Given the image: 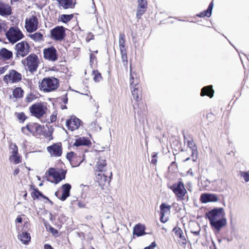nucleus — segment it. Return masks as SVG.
Returning <instances> with one entry per match:
<instances>
[{
	"instance_id": "nucleus-1",
	"label": "nucleus",
	"mask_w": 249,
	"mask_h": 249,
	"mask_svg": "<svg viewBox=\"0 0 249 249\" xmlns=\"http://www.w3.org/2000/svg\"><path fill=\"white\" fill-rule=\"evenodd\" d=\"M46 126L49 128L48 131L45 129L44 125L37 123L29 122L25 126L21 128V131L24 134L27 136L32 135L36 137L43 136L44 138L52 140L53 139V128L52 126L49 128L47 124Z\"/></svg>"
},
{
	"instance_id": "nucleus-2",
	"label": "nucleus",
	"mask_w": 249,
	"mask_h": 249,
	"mask_svg": "<svg viewBox=\"0 0 249 249\" xmlns=\"http://www.w3.org/2000/svg\"><path fill=\"white\" fill-rule=\"evenodd\" d=\"M21 62L26 71L32 74L37 71L40 64V60L38 56L35 53H32L28 55L23 59Z\"/></svg>"
},
{
	"instance_id": "nucleus-3",
	"label": "nucleus",
	"mask_w": 249,
	"mask_h": 249,
	"mask_svg": "<svg viewBox=\"0 0 249 249\" xmlns=\"http://www.w3.org/2000/svg\"><path fill=\"white\" fill-rule=\"evenodd\" d=\"M59 86L58 79L54 77L43 78L38 83V87L40 90L44 92H50L55 90Z\"/></svg>"
},
{
	"instance_id": "nucleus-4",
	"label": "nucleus",
	"mask_w": 249,
	"mask_h": 249,
	"mask_svg": "<svg viewBox=\"0 0 249 249\" xmlns=\"http://www.w3.org/2000/svg\"><path fill=\"white\" fill-rule=\"evenodd\" d=\"M29 110L32 116L39 119L46 113L47 104L41 102L35 103L29 107Z\"/></svg>"
},
{
	"instance_id": "nucleus-5",
	"label": "nucleus",
	"mask_w": 249,
	"mask_h": 249,
	"mask_svg": "<svg viewBox=\"0 0 249 249\" xmlns=\"http://www.w3.org/2000/svg\"><path fill=\"white\" fill-rule=\"evenodd\" d=\"M168 187L174 193L178 201L185 200V196L187 194V191L181 179H180V180L174 183L172 185H168Z\"/></svg>"
},
{
	"instance_id": "nucleus-6",
	"label": "nucleus",
	"mask_w": 249,
	"mask_h": 249,
	"mask_svg": "<svg viewBox=\"0 0 249 249\" xmlns=\"http://www.w3.org/2000/svg\"><path fill=\"white\" fill-rule=\"evenodd\" d=\"M5 36L9 42L13 44L24 37L21 30L16 26L11 27L6 31Z\"/></svg>"
},
{
	"instance_id": "nucleus-7",
	"label": "nucleus",
	"mask_w": 249,
	"mask_h": 249,
	"mask_svg": "<svg viewBox=\"0 0 249 249\" xmlns=\"http://www.w3.org/2000/svg\"><path fill=\"white\" fill-rule=\"evenodd\" d=\"M67 171L58 168H50L46 172V175L48 177H53L54 182L58 183L66 178Z\"/></svg>"
},
{
	"instance_id": "nucleus-8",
	"label": "nucleus",
	"mask_w": 249,
	"mask_h": 249,
	"mask_svg": "<svg viewBox=\"0 0 249 249\" xmlns=\"http://www.w3.org/2000/svg\"><path fill=\"white\" fill-rule=\"evenodd\" d=\"M85 152L83 149L76 152L71 151L67 154L66 158L73 166H78L84 160Z\"/></svg>"
},
{
	"instance_id": "nucleus-9",
	"label": "nucleus",
	"mask_w": 249,
	"mask_h": 249,
	"mask_svg": "<svg viewBox=\"0 0 249 249\" xmlns=\"http://www.w3.org/2000/svg\"><path fill=\"white\" fill-rule=\"evenodd\" d=\"M16 57H24L31 52V47L29 43L25 41H22L16 44L15 46Z\"/></svg>"
},
{
	"instance_id": "nucleus-10",
	"label": "nucleus",
	"mask_w": 249,
	"mask_h": 249,
	"mask_svg": "<svg viewBox=\"0 0 249 249\" xmlns=\"http://www.w3.org/2000/svg\"><path fill=\"white\" fill-rule=\"evenodd\" d=\"M130 86L133 99L136 102V104L133 105L134 109H135L136 106L139 105L142 98V88L140 84H138V83H136V85Z\"/></svg>"
},
{
	"instance_id": "nucleus-11",
	"label": "nucleus",
	"mask_w": 249,
	"mask_h": 249,
	"mask_svg": "<svg viewBox=\"0 0 249 249\" xmlns=\"http://www.w3.org/2000/svg\"><path fill=\"white\" fill-rule=\"evenodd\" d=\"M50 35L52 39L62 41L66 36V29L63 26H57L51 30Z\"/></svg>"
},
{
	"instance_id": "nucleus-12",
	"label": "nucleus",
	"mask_w": 249,
	"mask_h": 249,
	"mask_svg": "<svg viewBox=\"0 0 249 249\" xmlns=\"http://www.w3.org/2000/svg\"><path fill=\"white\" fill-rule=\"evenodd\" d=\"M22 74L15 70H11L8 74L4 76L3 81L5 83H16L22 79Z\"/></svg>"
},
{
	"instance_id": "nucleus-13",
	"label": "nucleus",
	"mask_w": 249,
	"mask_h": 249,
	"mask_svg": "<svg viewBox=\"0 0 249 249\" xmlns=\"http://www.w3.org/2000/svg\"><path fill=\"white\" fill-rule=\"evenodd\" d=\"M38 21L36 15H32L25 19V27L28 33L35 32L38 28Z\"/></svg>"
},
{
	"instance_id": "nucleus-14",
	"label": "nucleus",
	"mask_w": 249,
	"mask_h": 249,
	"mask_svg": "<svg viewBox=\"0 0 249 249\" xmlns=\"http://www.w3.org/2000/svg\"><path fill=\"white\" fill-rule=\"evenodd\" d=\"M47 150L52 157H60L63 152L62 144L60 142L53 143L47 147Z\"/></svg>"
},
{
	"instance_id": "nucleus-15",
	"label": "nucleus",
	"mask_w": 249,
	"mask_h": 249,
	"mask_svg": "<svg viewBox=\"0 0 249 249\" xmlns=\"http://www.w3.org/2000/svg\"><path fill=\"white\" fill-rule=\"evenodd\" d=\"M43 53L44 59L47 60L54 62L58 59L57 50L53 46L44 49Z\"/></svg>"
},
{
	"instance_id": "nucleus-16",
	"label": "nucleus",
	"mask_w": 249,
	"mask_h": 249,
	"mask_svg": "<svg viewBox=\"0 0 249 249\" xmlns=\"http://www.w3.org/2000/svg\"><path fill=\"white\" fill-rule=\"evenodd\" d=\"M223 217L224 215L221 208L213 209L206 213V218L208 219L210 223Z\"/></svg>"
},
{
	"instance_id": "nucleus-17",
	"label": "nucleus",
	"mask_w": 249,
	"mask_h": 249,
	"mask_svg": "<svg viewBox=\"0 0 249 249\" xmlns=\"http://www.w3.org/2000/svg\"><path fill=\"white\" fill-rule=\"evenodd\" d=\"M71 185L69 183H66L62 185L61 190H58L55 193L56 196L62 201H64L70 195Z\"/></svg>"
},
{
	"instance_id": "nucleus-18",
	"label": "nucleus",
	"mask_w": 249,
	"mask_h": 249,
	"mask_svg": "<svg viewBox=\"0 0 249 249\" xmlns=\"http://www.w3.org/2000/svg\"><path fill=\"white\" fill-rule=\"evenodd\" d=\"M112 172L109 173V176L108 177L104 173H98L95 174L96 181L98 182L102 189H104V186L107 184H109L112 178Z\"/></svg>"
},
{
	"instance_id": "nucleus-19",
	"label": "nucleus",
	"mask_w": 249,
	"mask_h": 249,
	"mask_svg": "<svg viewBox=\"0 0 249 249\" xmlns=\"http://www.w3.org/2000/svg\"><path fill=\"white\" fill-rule=\"evenodd\" d=\"M10 148L12 151L9 157V160L15 164L20 163L22 162V157L18 153L17 145L16 143H12Z\"/></svg>"
},
{
	"instance_id": "nucleus-20",
	"label": "nucleus",
	"mask_w": 249,
	"mask_h": 249,
	"mask_svg": "<svg viewBox=\"0 0 249 249\" xmlns=\"http://www.w3.org/2000/svg\"><path fill=\"white\" fill-rule=\"evenodd\" d=\"M82 124V122L79 119L72 115L67 120L66 125L69 130L74 131L77 129Z\"/></svg>"
},
{
	"instance_id": "nucleus-21",
	"label": "nucleus",
	"mask_w": 249,
	"mask_h": 249,
	"mask_svg": "<svg viewBox=\"0 0 249 249\" xmlns=\"http://www.w3.org/2000/svg\"><path fill=\"white\" fill-rule=\"evenodd\" d=\"M160 221L161 222L164 223L168 220V218L165 217V215L169 214L170 213L171 206L162 203L160 205Z\"/></svg>"
},
{
	"instance_id": "nucleus-22",
	"label": "nucleus",
	"mask_w": 249,
	"mask_h": 249,
	"mask_svg": "<svg viewBox=\"0 0 249 249\" xmlns=\"http://www.w3.org/2000/svg\"><path fill=\"white\" fill-rule=\"evenodd\" d=\"M226 219L223 217L210 223L211 227L214 232H219L222 228L226 225Z\"/></svg>"
},
{
	"instance_id": "nucleus-23",
	"label": "nucleus",
	"mask_w": 249,
	"mask_h": 249,
	"mask_svg": "<svg viewBox=\"0 0 249 249\" xmlns=\"http://www.w3.org/2000/svg\"><path fill=\"white\" fill-rule=\"evenodd\" d=\"M58 2L59 5L64 9H73L77 0H52Z\"/></svg>"
},
{
	"instance_id": "nucleus-24",
	"label": "nucleus",
	"mask_w": 249,
	"mask_h": 249,
	"mask_svg": "<svg viewBox=\"0 0 249 249\" xmlns=\"http://www.w3.org/2000/svg\"><path fill=\"white\" fill-rule=\"evenodd\" d=\"M13 57V53L5 48L0 49V63L10 60Z\"/></svg>"
},
{
	"instance_id": "nucleus-25",
	"label": "nucleus",
	"mask_w": 249,
	"mask_h": 249,
	"mask_svg": "<svg viewBox=\"0 0 249 249\" xmlns=\"http://www.w3.org/2000/svg\"><path fill=\"white\" fill-rule=\"evenodd\" d=\"M218 200L217 196L214 194H202L200 197V201L202 203H206L209 202H216Z\"/></svg>"
},
{
	"instance_id": "nucleus-26",
	"label": "nucleus",
	"mask_w": 249,
	"mask_h": 249,
	"mask_svg": "<svg viewBox=\"0 0 249 249\" xmlns=\"http://www.w3.org/2000/svg\"><path fill=\"white\" fill-rule=\"evenodd\" d=\"M30 189L33 190V192L31 193V195L34 200H36L40 198L49 200V198L43 195L37 188H35L33 186L31 185Z\"/></svg>"
},
{
	"instance_id": "nucleus-27",
	"label": "nucleus",
	"mask_w": 249,
	"mask_h": 249,
	"mask_svg": "<svg viewBox=\"0 0 249 249\" xmlns=\"http://www.w3.org/2000/svg\"><path fill=\"white\" fill-rule=\"evenodd\" d=\"M91 142L89 138L85 137H80L75 140L73 146L78 147L80 146H90Z\"/></svg>"
},
{
	"instance_id": "nucleus-28",
	"label": "nucleus",
	"mask_w": 249,
	"mask_h": 249,
	"mask_svg": "<svg viewBox=\"0 0 249 249\" xmlns=\"http://www.w3.org/2000/svg\"><path fill=\"white\" fill-rule=\"evenodd\" d=\"M107 163L105 160L99 159L95 165L94 169L95 174L105 172V170H104V168L107 166Z\"/></svg>"
},
{
	"instance_id": "nucleus-29",
	"label": "nucleus",
	"mask_w": 249,
	"mask_h": 249,
	"mask_svg": "<svg viewBox=\"0 0 249 249\" xmlns=\"http://www.w3.org/2000/svg\"><path fill=\"white\" fill-rule=\"evenodd\" d=\"M214 90L212 85L204 87L201 90L200 96H207L210 98H212L214 94Z\"/></svg>"
},
{
	"instance_id": "nucleus-30",
	"label": "nucleus",
	"mask_w": 249,
	"mask_h": 249,
	"mask_svg": "<svg viewBox=\"0 0 249 249\" xmlns=\"http://www.w3.org/2000/svg\"><path fill=\"white\" fill-rule=\"evenodd\" d=\"M187 145H188V146L192 150L191 157L192 158V160L194 161H196V160L197 159V147H196L195 142L192 140L191 141H188Z\"/></svg>"
},
{
	"instance_id": "nucleus-31",
	"label": "nucleus",
	"mask_w": 249,
	"mask_h": 249,
	"mask_svg": "<svg viewBox=\"0 0 249 249\" xmlns=\"http://www.w3.org/2000/svg\"><path fill=\"white\" fill-rule=\"evenodd\" d=\"M133 233L137 236H141L145 234L144 226L141 224L136 225L134 227Z\"/></svg>"
},
{
	"instance_id": "nucleus-32",
	"label": "nucleus",
	"mask_w": 249,
	"mask_h": 249,
	"mask_svg": "<svg viewBox=\"0 0 249 249\" xmlns=\"http://www.w3.org/2000/svg\"><path fill=\"white\" fill-rule=\"evenodd\" d=\"M18 239L24 245H28L31 241L30 234L27 232H22L18 235Z\"/></svg>"
},
{
	"instance_id": "nucleus-33",
	"label": "nucleus",
	"mask_w": 249,
	"mask_h": 249,
	"mask_svg": "<svg viewBox=\"0 0 249 249\" xmlns=\"http://www.w3.org/2000/svg\"><path fill=\"white\" fill-rule=\"evenodd\" d=\"M11 14V7L8 4L0 2V15L1 16H9Z\"/></svg>"
},
{
	"instance_id": "nucleus-34",
	"label": "nucleus",
	"mask_w": 249,
	"mask_h": 249,
	"mask_svg": "<svg viewBox=\"0 0 249 249\" xmlns=\"http://www.w3.org/2000/svg\"><path fill=\"white\" fill-rule=\"evenodd\" d=\"M140 76L135 71H132L131 67L130 66V85H136V83H138V84H140Z\"/></svg>"
},
{
	"instance_id": "nucleus-35",
	"label": "nucleus",
	"mask_w": 249,
	"mask_h": 249,
	"mask_svg": "<svg viewBox=\"0 0 249 249\" xmlns=\"http://www.w3.org/2000/svg\"><path fill=\"white\" fill-rule=\"evenodd\" d=\"M213 2L212 1L210 3L208 9L206 10L201 12L199 14H197L196 15V16L198 17H199V18H204L205 17H208V18L210 17L212 15V9L213 8Z\"/></svg>"
},
{
	"instance_id": "nucleus-36",
	"label": "nucleus",
	"mask_w": 249,
	"mask_h": 249,
	"mask_svg": "<svg viewBox=\"0 0 249 249\" xmlns=\"http://www.w3.org/2000/svg\"><path fill=\"white\" fill-rule=\"evenodd\" d=\"M24 91L21 87H17L13 90V97L16 99L22 98L23 97Z\"/></svg>"
},
{
	"instance_id": "nucleus-37",
	"label": "nucleus",
	"mask_w": 249,
	"mask_h": 249,
	"mask_svg": "<svg viewBox=\"0 0 249 249\" xmlns=\"http://www.w3.org/2000/svg\"><path fill=\"white\" fill-rule=\"evenodd\" d=\"M125 36L124 33H120L119 37V44L120 51L126 50L125 44Z\"/></svg>"
},
{
	"instance_id": "nucleus-38",
	"label": "nucleus",
	"mask_w": 249,
	"mask_h": 249,
	"mask_svg": "<svg viewBox=\"0 0 249 249\" xmlns=\"http://www.w3.org/2000/svg\"><path fill=\"white\" fill-rule=\"evenodd\" d=\"M74 17V15L72 14L66 15V14H62L60 15L58 18V21L59 22H61L63 23L67 24L69 21H70Z\"/></svg>"
},
{
	"instance_id": "nucleus-39",
	"label": "nucleus",
	"mask_w": 249,
	"mask_h": 249,
	"mask_svg": "<svg viewBox=\"0 0 249 249\" xmlns=\"http://www.w3.org/2000/svg\"><path fill=\"white\" fill-rule=\"evenodd\" d=\"M15 115L20 123H23L28 118V117L23 112H15Z\"/></svg>"
},
{
	"instance_id": "nucleus-40",
	"label": "nucleus",
	"mask_w": 249,
	"mask_h": 249,
	"mask_svg": "<svg viewBox=\"0 0 249 249\" xmlns=\"http://www.w3.org/2000/svg\"><path fill=\"white\" fill-rule=\"evenodd\" d=\"M147 7L138 6L137 9L136 17L138 19H140L142 16L146 11Z\"/></svg>"
},
{
	"instance_id": "nucleus-41",
	"label": "nucleus",
	"mask_w": 249,
	"mask_h": 249,
	"mask_svg": "<svg viewBox=\"0 0 249 249\" xmlns=\"http://www.w3.org/2000/svg\"><path fill=\"white\" fill-rule=\"evenodd\" d=\"M120 52L121 53V58L123 65L125 67L127 68L128 65L127 51H120Z\"/></svg>"
},
{
	"instance_id": "nucleus-42",
	"label": "nucleus",
	"mask_w": 249,
	"mask_h": 249,
	"mask_svg": "<svg viewBox=\"0 0 249 249\" xmlns=\"http://www.w3.org/2000/svg\"><path fill=\"white\" fill-rule=\"evenodd\" d=\"M37 98V96L33 92L28 93L25 97V100L26 103H31Z\"/></svg>"
},
{
	"instance_id": "nucleus-43",
	"label": "nucleus",
	"mask_w": 249,
	"mask_h": 249,
	"mask_svg": "<svg viewBox=\"0 0 249 249\" xmlns=\"http://www.w3.org/2000/svg\"><path fill=\"white\" fill-rule=\"evenodd\" d=\"M31 38L35 41H40L43 39V35L39 32L35 33L30 35Z\"/></svg>"
},
{
	"instance_id": "nucleus-44",
	"label": "nucleus",
	"mask_w": 249,
	"mask_h": 249,
	"mask_svg": "<svg viewBox=\"0 0 249 249\" xmlns=\"http://www.w3.org/2000/svg\"><path fill=\"white\" fill-rule=\"evenodd\" d=\"M92 75H93V80L95 82H99L102 79L101 74L98 70H93Z\"/></svg>"
},
{
	"instance_id": "nucleus-45",
	"label": "nucleus",
	"mask_w": 249,
	"mask_h": 249,
	"mask_svg": "<svg viewBox=\"0 0 249 249\" xmlns=\"http://www.w3.org/2000/svg\"><path fill=\"white\" fill-rule=\"evenodd\" d=\"M173 231L174 232L175 235L178 238L183 235V231L179 227H175L173 229Z\"/></svg>"
},
{
	"instance_id": "nucleus-46",
	"label": "nucleus",
	"mask_w": 249,
	"mask_h": 249,
	"mask_svg": "<svg viewBox=\"0 0 249 249\" xmlns=\"http://www.w3.org/2000/svg\"><path fill=\"white\" fill-rule=\"evenodd\" d=\"M46 228L47 230L50 232L54 237H57L59 236L57 230L54 229L53 227L49 226L48 227H47Z\"/></svg>"
},
{
	"instance_id": "nucleus-47",
	"label": "nucleus",
	"mask_w": 249,
	"mask_h": 249,
	"mask_svg": "<svg viewBox=\"0 0 249 249\" xmlns=\"http://www.w3.org/2000/svg\"><path fill=\"white\" fill-rule=\"evenodd\" d=\"M57 111L56 110L54 111L52 115L50 116L49 121H48V123H52L55 122L57 120Z\"/></svg>"
},
{
	"instance_id": "nucleus-48",
	"label": "nucleus",
	"mask_w": 249,
	"mask_h": 249,
	"mask_svg": "<svg viewBox=\"0 0 249 249\" xmlns=\"http://www.w3.org/2000/svg\"><path fill=\"white\" fill-rule=\"evenodd\" d=\"M178 242L179 245H180L181 247L184 248L185 247L187 244V240L184 235H183L178 238Z\"/></svg>"
},
{
	"instance_id": "nucleus-49",
	"label": "nucleus",
	"mask_w": 249,
	"mask_h": 249,
	"mask_svg": "<svg viewBox=\"0 0 249 249\" xmlns=\"http://www.w3.org/2000/svg\"><path fill=\"white\" fill-rule=\"evenodd\" d=\"M157 157H158V153L156 152H154L152 155V160L151 161V163L153 164L155 166H156L157 164Z\"/></svg>"
},
{
	"instance_id": "nucleus-50",
	"label": "nucleus",
	"mask_w": 249,
	"mask_h": 249,
	"mask_svg": "<svg viewBox=\"0 0 249 249\" xmlns=\"http://www.w3.org/2000/svg\"><path fill=\"white\" fill-rule=\"evenodd\" d=\"M241 177H243L245 181L247 182L249 181V171L248 172H240Z\"/></svg>"
},
{
	"instance_id": "nucleus-51",
	"label": "nucleus",
	"mask_w": 249,
	"mask_h": 249,
	"mask_svg": "<svg viewBox=\"0 0 249 249\" xmlns=\"http://www.w3.org/2000/svg\"><path fill=\"white\" fill-rule=\"evenodd\" d=\"M138 6L147 7V1L146 0H138Z\"/></svg>"
},
{
	"instance_id": "nucleus-52",
	"label": "nucleus",
	"mask_w": 249,
	"mask_h": 249,
	"mask_svg": "<svg viewBox=\"0 0 249 249\" xmlns=\"http://www.w3.org/2000/svg\"><path fill=\"white\" fill-rule=\"evenodd\" d=\"M7 30V26L4 23L0 22V34L3 32H5Z\"/></svg>"
},
{
	"instance_id": "nucleus-53",
	"label": "nucleus",
	"mask_w": 249,
	"mask_h": 249,
	"mask_svg": "<svg viewBox=\"0 0 249 249\" xmlns=\"http://www.w3.org/2000/svg\"><path fill=\"white\" fill-rule=\"evenodd\" d=\"M156 246L155 242H152L150 245L144 248V249H154Z\"/></svg>"
},
{
	"instance_id": "nucleus-54",
	"label": "nucleus",
	"mask_w": 249,
	"mask_h": 249,
	"mask_svg": "<svg viewBox=\"0 0 249 249\" xmlns=\"http://www.w3.org/2000/svg\"><path fill=\"white\" fill-rule=\"evenodd\" d=\"M8 68V65L0 67V74L3 73L7 70Z\"/></svg>"
},
{
	"instance_id": "nucleus-55",
	"label": "nucleus",
	"mask_w": 249,
	"mask_h": 249,
	"mask_svg": "<svg viewBox=\"0 0 249 249\" xmlns=\"http://www.w3.org/2000/svg\"><path fill=\"white\" fill-rule=\"evenodd\" d=\"M96 59V56L93 53L90 54V62L93 63L94 61Z\"/></svg>"
},
{
	"instance_id": "nucleus-56",
	"label": "nucleus",
	"mask_w": 249,
	"mask_h": 249,
	"mask_svg": "<svg viewBox=\"0 0 249 249\" xmlns=\"http://www.w3.org/2000/svg\"><path fill=\"white\" fill-rule=\"evenodd\" d=\"M22 221V217L20 215L18 216L16 219V223H21Z\"/></svg>"
},
{
	"instance_id": "nucleus-57",
	"label": "nucleus",
	"mask_w": 249,
	"mask_h": 249,
	"mask_svg": "<svg viewBox=\"0 0 249 249\" xmlns=\"http://www.w3.org/2000/svg\"><path fill=\"white\" fill-rule=\"evenodd\" d=\"M44 249H54L51 245L49 244H45L44 245Z\"/></svg>"
},
{
	"instance_id": "nucleus-58",
	"label": "nucleus",
	"mask_w": 249,
	"mask_h": 249,
	"mask_svg": "<svg viewBox=\"0 0 249 249\" xmlns=\"http://www.w3.org/2000/svg\"><path fill=\"white\" fill-rule=\"evenodd\" d=\"M19 169L18 168H16L14 171H13V175L14 176H17L18 173H19Z\"/></svg>"
},
{
	"instance_id": "nucleus-59",
	"label": "nucleus",
	"mask_w": 249,
	"mask_h": 249,
	"mask_svg": "<svg viewBox=\"0 0 249 249\" xmlns=\"http://www.w3.org/2000/svg\"><path fill=\"white\" fill-rule=\"evenodd\" d=\"M63 98V102L65 104H67L68 103V98L67 97V95L66 94L65 96L62 97Z\"/></svg>"
},
{
	"instance_id": "nucleus-60",
	"label": "nucleus",
	"mask_w": 249,
	"mask_h": 249,
	"mask_svg": "<svg viewBox=\"0 0 249 249\" xmlns=\"http://www.w3.org/2000/svg\"><path fill=\"white\" fill-rule=\"evenodd\" d=\"M78 206L80 208H83V207H85V204H83L81 202H79L78 203Z\"/></svg>"
},
{
	"instance_id": "nucleus-61",
	"label": "nucleus",
	"mask_w": 249,
	"mask_h": 249,
	"mask_svg": "<svg viewBox=\"0 0 249 249\" xmlns=\"http://www.w3.org/2000/svg\"><path fill=\"white\" fill-rule=\"evenodd\" d=\"M24 195H23V197H24V199H25V200H26V197H27V191H25L24 192Z\"/></svg>"
},
{
	"instance_id": "nucleus-62",
	"label": "nucleus",
	"mask_w": 249,
	"mask_h": 249,
	"mask_svg": "<svg viewBox=\"0 0 249 249\" xmlns=\"http://www.w3.org/2000/svg\"><path fill=\"white\" fill-rule=\"evenodd\" d=\"M193 233H194L195 235H199V231H196L193 232Z\"/></svg>"
},
{
	"instance_id": "nucleus-63",
	"label": "nucleus",
	"mask_w": 249,
	"mask_h": 249,
	"mask_svg": "<svg viewBox=\"0 0 249 249\" xmlns=\"http://www.w3.org/2000/svg\"><path fill=\"white\" fill-rule=\"evenodd\" d=\"M173 164H175V165L176 166V167H178V165H177V164L176 163V161H173V162H172L171 165H173Z\"/></svg>"
},
{
	"instance_id": "nucleus-64",
	"label": "nucleus",
	"mask_w": 249,
	"mask_h": 249,
	"mask_svg": "<svg viewBox=\"0 0 249 249\" xmlns=\"http://www.w3.org/2000/svg\"><path fill=\"white\" fill-rule=\"evenodd\" d=\"M190 157H188V158H187L186 159H185V160H184V161H187V160H190Z\"/></svg>"
}]
</instances>
